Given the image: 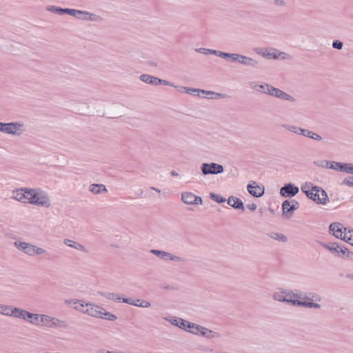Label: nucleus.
Instances as JSON below:
<instances>
[{"mask_svg":"<svg viewBox=\"0 0 353 353\" xmlns=\"http://www.w3.org/2000/svg\"><path fill=\"white\" fill-rule=\"evenodd\" d=\"M307 137L312 139L314 140H316V141H321L322 139V137L319 134H318L312 131L310 132Z\"/></svg>","mask_w":353,"mask_h":353,"instance_id":"46","label":"nucleus"},{"mask_svg":"<svg viewBox=\"0 0 353 353\" xmlns=\"http://www.w3.org/2000/svg\"><path fill=\"white\" fill-rule=\"evenodd\" d=\"M256 53L266 59H289L290 56L284 52H280L276 49L268 50L265 48L260 49Z\"/></svg>","mask_w":353,"mask_h":353,"instance_id":"8","label":"nucleus"},{"mask_svg":"<svg viewBox=\"0 0 353 353\" xmlns=\"http://www.w3.org/2000/svg\"><path fill=\"white\" fill-rule=\"evenodd\" d=\"M239 63L243 65L250 66L252 68H256L259 64L258 61L242 54H241Z\"/></svg>","mask_w":353,"mask_h":353,"instance_id":"26","label":"nucleus"},{"mask_svg":"<svg viewBox=\"0 0 353 353\" xmlns=\"http://www.w3.org/2000/svg\"><path fill=\"white\" fill-rule=\"evenodd\" d=\"M301 190L317 204L325 205L329 201L327 192L322 188L314 185L312 183L306 182L301 187Z\"/></svg>","mask_w":353,"mask_h":353,"instance_id":"1","label":"nucleus"},{"mask_svg":"<svg viewBox=\"0 0 353 353\" xmlns=\"http://www.w3.org/2000/svg\"><path fill=\"white\" fill-rule=\"evenodd\" d=\"M343 225L339 223H332L330 225V230L332 232L333 235L341 239L346 231V228H345V231L343 232Z\"/></svg>","mask_w":353,"mask_h":353,"instance_id":"23","label":"nucleus"},{"mask_svg":"<svg viewBox=\"0 0 353 353\" xmlns=\"http://www.w3.org/2000/svg\"><path fill=\"white\" fill-rule=\"evenodd\" d=\"M122 302L129 305L144 308H148L151 306V303L149 301L140 299H134L132 298H123L122 299Z\"/></svg>","mask_w":353,"mask_h":353,"instance_id":"20","label":"nucleus"},{"mask_svg":"<svg viewBox=\"0 0 353 353\" xmlns=\"http://www.w3.org/2000/svg\"><path fill=\"white\" fill-rule=\"evenodd\" d=\"M186 325V321L183 320V319L180 318V321L178 323V326L179 328L183 329L185 330V327Z\"/></svg>","mask_w":353,"mask_h":353,"instance_id":"53","label":"nucleus"},{"mask_svg":"<svg viewBox=\"0 0 353 353\" xmlns=\"http://www.w3.org/2000/svg\"><path fill=\"white\" fill-rule=\"evenodd\" d=\"M310 132V130H308L307 129H303L301 135L307 137Z\"/></svg>","mask_w":353,"mask_h":353,"instance_id":"59","label":"nucleus"},{"mask_svg":"<svg viewBox=\"0 0 353 353\" xmlns=\"http://www.w3.org/2000/svg\"><path fill=\"white\" fill-rule=\"evenodd\" d=\"M151 189L155 190L158 193H159L161 192L159 189L155 188L154 187H152Z\"/></svg>","mask_w":353,"mask_h":353,"instance_id":"63","label":"nucleus"},{"mask_svg":"<svg viewBox=\"0 0 353 353\" xmlns=\"http://www.w3.org/2000/svg\"><path fill=\"white\" fill-rule=\"evenodd\" d=\"M241 54L237 53H232L231 60L234 62H238L240 60Z\"/></svg>","mask_w":353,"mask_h":353,"instance_id":"52","label":"nucleus"},{"mask_svg":"<svg viewBox=\"0 0 353 353\" xmlns=\"http://www.w3.org/2000/svg\"><path fill=\"white\" fill-rule=\"evenodd\" d=\"M343 165V163L330 161H322L321 164H319V165H321L322 167H325L339 172H342Z\"/></svg>","mask_w":353,"mask_h":353,"instance_id":"24","label":"nucleus"},{"mask_svg":"<svg viewBox=\"0 0 353 353\" xmlns=\"http://www.w3.org/2000/svg\"><path fill=\"white\" fill-rule=\"evenodd\" d=\"M117 296V294L114 293H109L107 298L110 300H115V297Z\"/></svg>","mask_w":353,"mask_h":353,"instance_id":"58","label":"nucleus"},{"mask_svg":"<svg viewBox=\"0 0 353 353\" xmlns=\"http://www.w3.org/2000/svg\"><path fill=\"white\" fill-rule=\"evenodd\" d=\"M332 46L334 48L341 50V49H342V48L343 46V42H341L340 41L336 40V41H333Z\"/></svg>","mask_w":353,"mask_h":353,"instance_id":"49","label":"nucleus"},{"mask_svg":"<svg viewBox=\"0 0 353 353\" xmlns=\"http://www.w3.org/2000/svg\"><path fill=\"white\" fill-rule=\"evenodd\" d=\"M299 188L291 183L282 187L280 190V194L284 197H292L299 192Z\"/></svg>","mask_w":353,"mask_h":353,"instance_id":"17","label":"nucleus"},{"mask_svg":"<svg viewBox=\"0 0 353 353\" xmlns=\"http://www.w3.org/2000/svg\"><path fill=\"white\" fill-rule=\"evenodd\" d=\"M46 10H48L50 12L60 14V15H62L64 14L71 15V14H74L77 13L76 12L74 11V9L61 8L60 7H57L55 6H49L46 7Z\"/></svg>","mask_w":353,"mask_h":353,"instance_id":"22","label":"nucleus"},{"mask_svg":"<svg viewBox=\"0 0 353 353\" xmlns=\"http://www.w3.org/2000/svg\"><path fill=\"white\" fill-rule=\"evenodd\" d=\"M77 303V299H65V303L68 305H75V303Z\"/></svg>","mask_w":353,"mask_h":353,"instance_id":"54","label":"nucleus"},{"mask_svg":"<svg viewBox=\"0 0 353 353\" xmlns=\"http://www.w3.org/2000/svg\"><path fill=\"white\" fill-rule=\"evenodd\" d=\"M214 50H211V49H207V48H200L199 49L196 50L197 52H200V53H203V54H212V52Z\"/></svg>","mask_w":353,"mask_h":353,"instance_id":"51","label":"nucleus"},{"mask_svg":"<svg viewBox=\"0 0 353 353\" xmlns=\"http://www.w3.org/2000/svg\"><path fill=\"white\" fill-rule=\"evenodd\" d=\"M266 87L267 88H265V94L272 96V94H273L272 90H274V87L270 84H268V86H266Z\"/></svg>","mask_w":353,"mask_h":353,"instance_id":"50","label":"nucleus"},{"mask_svg":"<svg viewBox=\"0 0 353 353\" xmlns=\"http://www.w3.org/2000/svg\"><path fill=\"white\" fill-rule=\"evenodd\" d=\"M115 301L122 302V299L120 298L119 295H118V294H117V296L115 297Z\"/></svg>","mask_w":353,"mask_h":353,"instance_id":"62","label":"nucleus"},{"mask_svg":"<svg viewBox=\"0 0 353 353\" xmlns=\"http://www.w3.org/2000/svg\"><path fill=\"white\" fill-rule=\"evenodd\" d=\"M74 11L77 13L74 14H71V16L78 19H82V20H86L88 19V12L87 11H81L74 9Z\"/></svg>","mask_w":353,"mask_h":353,"instance_id":"37","label":"nucleus"},{"mask_svg":"<svg viewBox=\"0 0 353 353\" xmlns=\"http://www.w3.org/2000/svg\"><path fill=\"white\" fill-rule=\"evenodd\" d=\"M247 188L249 193L255 197H260L264 194L263 188L259 185L253 186L251 184H249L248 185Z\"/></svg>","mask_w":353,"mask_h":353,"instance_id":"28","label":"nucleus"},{"mask_svg":"<svg viewBox=\"0 0 353 353\" xmlns=\"http://www.w3.org/2000/svg\"><path fill=\"white\" fill-rule=\"evenodd\" d=\"M342 184L347 185V186H352L353 187V177L352 176H348L345 178Z\"/></svg>","mask_w":353,"mask_h":353,"instance_id":"47","label":"nucleus"},{"mask_svg":"<svg viewBox=\"0 0 353 353\" xmlns=\"http://www.w3.org/2000/svg\"><path fill=\"white\" fill-rule=\"evenodd\" d=\"M282 211H283V215L289 219L294 214L293 210H292L291 205H290V201L288 200H285L282 203Z\"/></svg>","mask_w":353,"mask_h":353,"instance_id":"31","label":"nucleus"},{"mask_svg":"<svg viewBox=\"0 0 353 353\" xmlns=\"http://www.w3.org/2000/svg\"><path fill=\"white\" fill-rule=\"evenodd\" d=\"M165 320L169 321L172 325L178 326V323L180 321V318H176V317L170 318V319L166 318Z\"/></svg>","mask_w":353,"mask_h":353,"instance_id":"48","label":"nucleus"},{"mask_svg":"<svg viewBox=\"0 0 353 353\" xmlns=\"http://www.w3.org/2000/svg\"><path fill=\"white\" fill-rule=\"evenodd\" d=\"M212 54L225 59H230L232 56V53L223 52L219 50H213Z\"/></svg>","mask_w":353,"mask_h":353,"instance_id":"40","label":"nucleus"},{"mask_svg":"<svg viewBox=\"0 0 353 353\" xmlns=\"http://www.w3.org/2000/svg\"><path fill=\"white\" fill-rule=\"evenodd\" d=\"M273 4L277 8H284L287 6L285 0H273Z\"/></svg>","mask_w":353,"mask_h":353,"instance_id":"45","label":"nucleus"},{"mask_svg":"<svg viewBox=\"0 0 353 353\" xmlns=\"http://www.w3.org/2000/svg\"><path fill=\"white\" fill-rule=\"evenodd\" d=\"M268 83H263V84L254 83L252 85V88L259 92L265 94V88H267L266 86H268Z\"/></svg>","mask_w":353,"mask_h":353,"instance_id":"41","label":"nucleus"},{"mask_svg":"<svg viewBox=\"0 0 353 353\" xmlns=\"http://www.w3.org/2000/svg\"><path fill=\"white\" fill-rule=\"evenodd\" d=\"M194 324L195 323H191V322H189V321H186V325H185V330L189 332V330L192 328L191 325H194Z\"/></svg>","mask_w":353,"mask_h":353,"instance_id":"56","label":"nucleus"},{"mask_svg":"<svg viewBox=\"0 0 353 353\" xmlns=\"http://www.w3.org/2000/svg\"><path fill=\"white\" fill-rule=\"evenodd\" d=\"M210 197L216 201L217 203H224L225 202L226 199L216 194H214V193H210Z\"/></svg>","mask_w":353,"mask_h":353,"instance_id":"44","label":"nucleus"},{"mask_svg":"<svg viewBox=\"0 0 353 353\" xmlns=\"http://www.w3.org/2000/svg\"><path fill=\"white\" fill-rule=\"evenodd\" d=\"M273 299L277 301L288 303L287 290H281L273 294Z\"/></svg>","mask_w":353,"mask_h":353,"instance_id":"33","label":"nucleus"},{"mask_svg":"<svg viewBox=\"0 0 353 353\" xmlns=\"http://www.w3.org/2000/svg\"><path fill=\"white\" fill-rule=\"evenodd\" d=\"M272 97H275L281 100L289 101L291 103H294L296 101V99L294 97L279 88H274V90H272Z\"/></svg>","mask_w":353,"mask_h":353,"instance_id":"21","label":"nucleus"},{"mask_svg":"<svg viewBox=\"0 0 353 353\" xmlns=\"http://www.w3.org/2000/svg\"><path fill=\"white\" fill-rule=\"evenodd\" d=\"M268 236L273 239H275L276 241H281V242H286L288 241V238L283 234L281 233H278V232H270L268 234Z\"/></svg>","mask_w":353,"mask_h":353,"instance_id":"36","label":"nucleus"},{"mask_svg":"<svg viewBox=\"0 0 353 353\" xmlns=\"http://www.w3.org/2000/svg\"><path fill=\"white\" fill-rule=\"evenodd\" d=\"M321 245L336 256H339L341 253L345 254L347 251V248H344L334 243H321Z\"/></svg>","mask_w":353,"mask_h":353,"instance_id":"19","label":"nucleus"},{"mask_svg":"<svg viewBox=\"0 0 353 353\" xmlns=\"http://www.w3.org/2000/svg\"><path fill=\"white\" fill-rule=\"evenodd\" d=\"M139 79L141 81H143L145 83H148V84H151V85H169V86H174L173 83L170 81H166L164 79H161L156 77H154V76H152L150 74H141L139 77Z\"/></svg>","mask_w":353,"mask_h":353,"instance_id":"12","label":"nucleus"},{"mask_svg":"<svg viewBox=\"0 0 353 353\" xmlns=\"http://www.w3.org/2000/svg\"><path fill=\"white\" fill-rule=\"evenodd\" d=\"M103 17L102 15L95 13H90V21L94 22H100L103 21Z\"/></svg>","mask_w":353,"mask_h":353,"instance_id":"43","label":"nucleus"},{"mask_svg":"<svg viewBox=\"0 0 353 353\" xmlns=\"http://www.w3.org/2000/svg\"><path fill=\"white\" fill-rule=\"evenodd\" d=\"M201 336L209 340L214 339H219L221 337L220 333L209 330L205 327H203V330L201 332Z\"/></svg>","mask_w":353,"mask_h":353,"instance_id":"30","label":"nucleus"},{"mask_svg":"<svg viewBox=\"0 0 353 353\" xmlns=\"http://www.w3.org/2000/svg\"><path fill=\"white\" fill-rule=\"evenodd\" d=\"M30 188H22L13 191L12 199L21 203H29V196L28 192Z\"/></svg>","mask_w":353,"mask_h":353,"instance_id":"15","label":"nucleus"},{"mask_svg":"<svg viewBox=\"0 0 353 353\" xmlns=\"http://www.w3.org/2000/svg\"><path fill=\"white\" fill-rule=\"evenodd\" d=\"M292 202V205H291V208H292V210H293V211H294L299 208V203L298 201H296L294 200H293Z\"/></svg>","mask_w":353,"mask_h":353,"instance_id":"55","label":"nucleus"},{"mask_svg":"<svg viewBox=\"0 0 353 353\" xmlns=\"http://www.w3.org/2000/svg\"><path fill=\"white\" fill-rule=\"evenodd\" d=\"M302 297H303V292H301L298 290H287L288 303L306 308H314L317 310L321 307V305L319 303L312 301H301Z\"/></svg>","mask_w":353,"mask_h":353,"instance_id":"2","label":"nucleus"},{"mask_svg":"<svg viewBox=\"0 0 353 353\" xmlns=\"http://www.w3.org/2000/svg\"><path fill=\"white\" fill-rule=\"evenodd\" d=\"M282 127L290 132H292L296 134H300V135H301V134L303 132V128H301L300 127H298V126L294 125L283 124V125H282Z\"/></svg>","mask_w":353,"mask_h":353,"instance_id":"35","label":"nucleus"},{"mask_svg":"<svg viewBox=\"0 0 353 353\" xmlns=\"http://www.w3.org/2000/svg\"><path fill=\"white\" fill-rule=\"evenodd\" d=\"M74 308L81 312L86 313L88 312V303H84L83 301L77 300V303L74 305Z\"/></svg>","mask_w":353,"mask_h":353,"instance_id":"34","label":"nucleus"},{"mask_svg":"<svg viewBox=\"0 0 353 353\" xmlns=\"http://www.w3.org/2000/svg\"><path fill=\"white\" fill-rule=\"evenodd\" d=\"M345 254L347 255V257L353 259V252H350L347 250Z\"/></svg>","mask_w":353,"mask_h":353,"instance_id":"60","label":"nucleus"},{"mask_svg":"<svg viewBox=\"0 0 353 353\" xmlns=\"http://www.w3.org/2000/svg\"><path fill=\"white\" fill-rule=\"evenodd\" d=\"M342 172L353 174V164L343 163Z\"/></svg>","mask_w":353,"mask_h":353,"instance_id":"42","label":"nucleus"},{"mask_svg":"<svg viewBox=\"0 0 353 353\" xmlns=\"http://www.w3.org/2000/svg\"><path fill=\"white\" fill-rule=\"evenodd\" d=\"M19 307L0 304V314L17 318Z\"/></svg>","mask_w":353,"mask_h":353,"instance_id":"18","label":"nucleus"},{"mask_svg":"<svg viewBox=\"0 0 353 353\" xmlns=\"http://www.w3.org/2000/svg\"><path fill=\"white\" fill-rule=\"evenodd\" d=\"M247 208L249 209V210H255L256 209V205L254 204V203H252V204H248L247 205Z\"/></svg>","mask_w":353,"mask_h":353,"instance_id":"57","label":"nucleus"},{"mask_svg":"<svg viewBox=\"0 0 353 353\" xmlns=\"http://www.w3.org/2000/svg\"><path fill=\"white\" fill-rule=\"evenodd\" d=\"M181 200L187 205H201L203 203L202 198L196 196L191 192H182Z\"/></svg>","mask_w":353,"mask_h":353,"instance_id":"14","label":"nucleus"},{"mask_svg":"<svg viewBox=\"0 0 353 353\" xmlns=\"http://www.w3.org/2000/svg\"><path fill=\"white\" fill-rule=\"evenodd\" d=\"M39 313H32L25 309L19 307L17 319L27 321L33 325H37Z\"/></svg>","mask_w":353,"mask_h":353,"instance_id":"10","label":"nucleus"},{"mask_svg":"<svg viewBox=\"0 0 353 353\" xmlns=\"http://www.w3.org/2000/svg\"><path fill=\"white\" fill-rule=\"evenodd\" d=\"M29 203L38 206L49 208L51 205L50 199L47 192L40 188H30L27 192Z\"/></svg>","mask_w":353,"mask_h":353,"instance_id":"3","label":"nucleus"},{"mask_svg":"<svg viewBox=\"0 0 353 353\" xmlns=\"http://www.w3.org/2000/svg\"><path fill=\"white\" fill-rule=\"evenodd\" d=\"M150 252L153 254L154 255L157 256L159 259L164 260V261H172L174 262H184L185 260L176 255L172 254L170 252H168L165 251L159 250H151Z\"/></svg>","mask_w":353,"mask_h":353,"instance_id":"11","label":"nucleus"},{"mask_svg":"<svg viewBox=\"0 0 353 353\" xmlns=\"http://www.w3.org/2000/svg\"><path fill=\"white\" fill-rule=\"evenodd\" d=\"M171 174H172V175H173V176H178V173L175 172L174 171H172V172H171Z\"/></svg>","mask_w":353,"mask_h":353,"instance_id":"64","label":"nucleus"},{"mask_svg":"<svg viewBox=\"0 0 353 353\" xmlns=\"http://www.w3.org/2000/svg\"><path fill=\"white\" fill-rule=\"evenodd\" d=\"M301 301H312L314 303H319V302H321L322 301V298L319 294H316L314 292H303V297H302Z\"/></svg>","mask_w":353,"mask_h":353,"instance_id":"27","label":"nucleus"},{"mask_svg":"<svg viewBox=\"0 0 353 353\" xmlns=\"http://www.w3.org/2000/svg\"><path fill=\"white\" fill-rule=\"evenodd\" d=\"M201 170L203 175H208L221 174L224 169L222 165L216 163H204L201 166Z\"/></svg>","mask_w":353,"mask_h":353,"instance_id":"9","label":"nucleus"},{"mask_svg":"<svg viewBox=\"0 0 353 353\" xmlns=\"http://www.w3.org/2000/svg\"><path fill=\"white\" fill-rule=\"evenodd\" d=\"M125 114V107L121 103H113L109 108V114L111 118H119Z\"/></svg>","mask_w":353,"mask_h":353,"instance_id":"16","label":"nucleus"},{"mask_svg":"<svg viewBox=\"0 0 353 353\" xmlns=\"http://www.w3.org/2000/svg\"><path fill=\"white\" fill-rule=\"evenodd\" d=\"M37 326L46 327L50 329H65L68 324L65 321L48 314H39Z\"/></svg>","mask_w":353,"mask_h":353,"instance_id":"4","label":"nucleus"},{"mask_svg":"<svg viewBox=\"0 0 353 353\" xmlns=\"http://www.w3.org/2000/svg\"><path fill=\"white\" fill-rule=\"evenodd\" d=\"M0 132L15 137H21L27 132V127L21 121L10 123L0 122Z\"/></svg>","mask_w":353,"mask_h":353,"instance_id":"5","label":"nucleus"},{"mask_svg":"<svg viewBox=\"0 0 353 353\" xmlns=\"http://www.w3.org/2000/svg\"><path fill=\"white\" fill-rule=\"evenodd\" d=\"M90 192L94 194H101L108 192V190L103 184H92L90 185Z\"/></svg>","mask_w":353,"mask_h":353,"instance_id":"29","label":"nucleus"},{"mask_svg":"<svg viewBox=\"0 0 353 353\" xmlns=\"http://www.w3.org/2000/svg\"><path fill=\"white\" fill-rule=\"evenodd\" d=\"M90 315L97 318L105 319L110 321H114L117 319L116 315L107 312L104 308L95 305H92L91 304H90Z\"/></svg>","mask_w":353,"mask_h":353,"instance_id":"7","label":"nucleus"},{"mask_svg":"<svg viewBox=\"0 0 353 353\" xmlns=\"http://www.w3.org/2000/svg\"><path fill=\"white\" fill-rule=\"evenodd\" d=\"M341 239L353 245V230L345 231Z\"/></svg>","mask_w":353,"mask_h":353,"instance_id":"39","label":"nucleus"},{"mask_svg":"<svg viewBox=\"0 0 353 353\" xmlns=\"http://www.w3.org/2000/svg\"><path fill=\"white\" fill-rule=\"evenodd\" d=\"M191 326L192 328L189 330V332L193 334L201 336V332L203 330V326L199 325L198 324L192 325Z\"/></svg>","mask_w":353,"mask_h":353,"instance_id":"38","label":"nucleus"},{"mask_svg":"<svg viewBox=\"0 0 353 353\" xmlns=\"http://www.w3.org/2000/svg\"><path fill=\"white\" fill-rule=\"evenodd\" d=\"M228 204L234 209L241 210L243 212L245 210L243 201L234 196H230L228 199Z\"/></svg>","mask_w":353,"mask_h":353,"instance_id":"25","label":"nucleus"},{"mask_svg":"<svg viewBox=\"0 0 353 353\" xmlns=\"http://www.w3.org/2000/svg\"><path fill=\"white\" fill-rule=\"evenodd\" d=\"M101 353H117V351H105V350H103V351H101Z\"/></svg>","mask_w":353,"mask_h":353,"instance_id":"61","label":"nucleus"},{"mask_svg":"<svg viewBox=\"0 0 353 353\" xmlns=\"http://www.w3.org/2000/svg\"><path fill=\"white\" fill-rule=\"evenodd\" d=\"M63 243L65 245H66L70 248H73L76 250H82L85 252H86V249L84 246H83L81 244H80L76 241H74L72 240L65 239L63 241Z\"/></svg>","mask_w":353,"mask_h":353,"instance_id":"32","label":"nucleus"},{"mask_svg":"<svg viewBox=\"0 0 353 353\" xmlns=\"http://www.w3.org/2000/svg\"><path fill=\"white\" fill-rule=\"evenodd\" d=\"M174 88H178V90L179 91H184L186 93L188 94H196L198 96H199V93L205 94H212L214 95L215 97L213 99H218V98H225V94H221V93H216L212 91H205L197 88H188L185 86H173Z\"/></svg>","mask_w":353,"mask_h":353,"instance_id":"13","label":"nucleus"},{"mask_svg":"<svg viewBox=\"0 0 353 353\" xmlns=\"http://www.w3.org/2000/svg\"><path fill=\"white\" fill-rule=\"evenodd\" d=\"M14 245L17 250L30 256L47 254V251L43 248L25 241H16Z\"/></svg>","mask_w":353,"mask_h":353,"instance_id":"6","label":"nucleus"}]
</instances>
